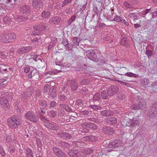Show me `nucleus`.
<instances>
[{
	"label": "nucleus",
	"instance_id": "nucleus-1",
	"mask_svg": "<svg viewBox=\"0 0 157 157\" xmlns=\"http://www.w3.org/2000/svg\"><path fill=\"white\" fill-rule=\"evenodd\" d=\"M7 124L12 129L17 128L21 123V121L19 118L16 116H12L11 118L7 120Z\"/></svg>",
	"mask_w": 157,
	"mask_h": 157
},
{
	"label": "nucleus",
	"instance_id": "nucleus-2",
	"mask_svg": "<svg viewBox=\"0 0 157 157\" xmlns=\"http://www.w3.org/2000/svg\"><path fill=\"white\" fill-rule=\"evenodd\" d=\"M122 144L120 140H115L110 143L106 148V151L110 152L112 151H114V149L120 147Z\"/></svg>",
	"mask_w": 157,
	"mask_h": 157
},
{
	"label": "nucleus",
	"instance_id": "nucleus-3",
	"mask_svg": "<svg viewBox=\"0 0 157 157\" xmlns=\"http://www.w3.org/2000/svg\"><path fill=\"white\" fill-rule=\"evenodd\" d=\"M124 124H122L124 125L128 126L130 127H133L139 125V121L136 119L135 118H133L132 119H129L127 121H125L124 122Z\"/></svg>",
	"mask_w": 157,
	"mask_h": 157
},
{
	"label": "nucleus",
	"instance_id": "nucleus-4",
	"mask_svg": "<svg viewBox=\"0 0 157 157\" xmlns=\"http://www.w3.org/2000/svg\"><path fill=\"white\" fill-rule=\"evenodd\" d=\"M26 119L34 122H36L38 121V118L35 114L32 112H28L25 115Z\"/></svg>",
	"mask_w": 157,
	"mask_h": 157
},
{
	"label": "nucleus",
	"instance_id": "nucleus-5",
	"mask_svg": "<svg viewBox=\"0 0 157 157\" xmlns=\"http://www.w3.org/2000/svg\"><path fill=\"white\" fill-rule=\"evenodd\" d=\"M0 106L4 110H9L10 108L8 100L5 98H0Z\"/></svg>",
	"mask_w": 157,
	"mask_h": 157
},
{
	"label": "nucleus",
	"instance_id": "nucleus-6",
	"mask_svg": "<svg viewBox=\"0 0 157 157\" xmlns=\"http://www.w3.org/2000/svg\"><path fill=\"white\" fill-rule=\"evenodd\" d=\"M40 77L39 72L36 69H33L32 70L28 75L29 78L32 79L34 80L38 79Z\"/></svg>",
	"mask_w": 157,
	"mask_h": 157
},
{
	"label": "nucleus",
	"instance_id": "nucleus-7",
	"mask_svg": "<svg viewBox=\"0 0 157 157\" xmlns=\"http://www.w3.org/2000/svg\"><path fill=\"white\" fill-rule=\"evenodd\" d=\"M119 91L118 87L116 85H112L108 89L107 94L109 96H112Z\"/></svg>",
	"mask_w": 157,
	"mask_h": 157
},
{
	"label": "nucleus",
	"instance_id": "nucleus-8",
	"mask_svg": "<svg viewBox=\"0 0 157 157\" xmlns=\"http://www.w3.org/2000/svg\"><path fill=\"white\" fill-rule=\"evenodd\" d=\"M52 149L55 154L58 157H65L66 154L63 152L58 147L54 146L52 147Z\"/></svg>",
	"mask_w": 157,
	"mask_h": 157
},
{
	"label": "nucleus",
	"instance_id": "nucleus-9",
	"mask_svg": "<svg viewBox=\"0 0 157 157\" xmlns=\"http://www.w3.org/2000/svg\"><path fill=\"white\" fill-rule=\"evenodd\" d=\"M44 124L46 127L52 130H59V128L56 124L54 123H51L46 121L44 123Z\"/></svg>",
	"mask_w": 157,
	"mask_h": 157
},
{
	"label": "nucleus",
	"instance_id": "nucleus-10",
	"mask_svg": "<svg viewBox=\"0 0 157 157\" xmlns=\"http://www.w3.org/2000/svg\"><path fill=\"white\" fill-rule=\"evenodd\" d=\"M68 84L71 90L75 91L76 90L78 87V83L74 80H69L68 81Z\"/></svg>",
	"mask_w": 157,
	"mask_h": 157
},
{
	"label": "nucleus",
	"instance_id": "nucleus-11",
	"mask_svg": "<svg viewBox=\"0 0 157 157\" xmlns=\"http://www.w3.org/2000/svg\"><path fill=\"white\" fill-rule=\"evenodd\" d=\"M113 113L111 111L105 110L100 112L98 113V116H100L109 117L113 115Z\"/></svg>",
	"mask_w": 157,
	"mask_h": 157
},
{
	"label": "nucleus",
	"instance_id": "nucleus-12",
	"mask_svg": "<svg viewBox=\"0 0 157 157\" xmlns=\"http://www.w3.org/2000/svg\"><path fill=\"white\" fill-rule=\"evenodd\" d=\"M82 125L84 128H89L93 130H96L97 128V126L95 124L90 122H84L82 124Z\"/></svg>",
	"mask_w": 157,
	"mask_h": 157
},
{
	"label": "nucleus",
	"instance_id": "nucleus-13",
	"mask_svg": "<svg viewBox=\"0 0 157 157\" xmlns=\"http://www.w3.org/2000/svg\"><path fill=\"white\" fill-rule=\"evenodd\" d=\"M61 18L58 16H56L50 19L49 22L51 24H56L60 23L61 21Z\"/></svg>",
	"mask_w": 157,
	"mask_h": 157
},
{
	"label": "nucleus",
	"instance_id": "nucleus-14",
	"mask_svg": "<svg viewBox=\"0 0 157 157\" xmlns=\"http://www.w3.org/2000/svg\"><path fill=\"white\" fill-rule=\"evenodd\" d=\"M57 135L62 138L65 139H69L72 137L71 135L70 134L64 132H59Z\"/></svg>",
	"mask_w": 157,
	"mask_h": 157
},
{
	"label": "nucleus",
	"instance_id": "nucleus-15",
	"mask_svg": "<svg viewBox=\"0 0 157 157\" xmlns=\"http://www.w3.org/2000/svg\"><path fill=\"white\" fill-rule=\"evenodd\" d=\"M138 98V105L139 106H141L140 109H144L145 108L146 106V104L144 100L141 98L139 97Z\"/></svg>",
	"mask_w": 157,
	"mask_h": 157
},
{
	"label": "nucleus",
	"instance_id": "nucleus-16",
	"mask_svg": "<svg viewBox=\"0 0 157 157\" xmlns=\"http://www.w3.org/2000/svg\"><path fill=\"white\" fill-rule=\"evenodd\" d=\"M105 122L108 124L113 125L117 123V119L114 117H109L105 119Z\"/></svg>",
	"mask_w": 157,
	"mask_h": 157
},
{
	"label": "nucleus",
	"instance_id": "nucleus-17",
	"mask_svg": "<svg viewBox=\"0 0 157 157\" xmlns=\"http://www.w3.org/2000/svg\"><path fill=\"white\" fill-rule=\"evenodd\" d=\"M147 116L150 118L153 119L157 117V111L149 109L147 113Z\"/></svg>",
	"mask_w": 157,
	"mask_h": 157
},
{
	"label": "nucleus",
	"instance_id": "nucleus-18",
	"mask_svg": "<svg viewBox=\"0 0 157 157\" xmlns=\"http://www.w3.org/2000/svg\"><path fill=\"white\" fill-rule=\"evenodd\" d=\"M0 42L5 43H9L7 35L3 33L1 34L0 35Z\"/></svg>",
	"mask_w": 157,
	"mask_h": 157
},
{
	"label": "nucleus",
	"instance_id": "nucleus-19",
	"mask_svg": "<svg viewBox=\"0 0 157 157\" xmlns=\"http://www.w3.org/2000/svg\"><path fill=\"white\" fill-rule=\"evenodd\" d=\"M103 131L105 133L109 135H112L114 132L113 128L106 126L103 127Z\"/></svg>",
	"mask_w": 157,
	"mask_h": 157
},
{
	"label": "nucleus",
	"instance_id": "nucleus-20",
	"mask_svg": "<svg viewBox=\"0 0 157 157\" xmlns=\"http://www.w3.org/2000/svg\"><path fill=\"white\" fill-rule=\"evenodd\" d=\"M58 146L62 148H68L70 147V145L68 143L61 141H59L58 143Z\"/></svg>",
	"mask_w": 157,
	"mask_h": 157
},
{
	"label": "nucleus",
	"instance_id": "nucleus-21",
	"mask_svg": "<svg viewBox=\"0 0 157 157\" xmlns=\"http://www.w3.org/2000/svg\"><path fill=\"white\" fill-rule=\"evenodd\" d=\"M47 27L44 25H40L38 26L35 25L33 27V29L34 30L38 31H40L44 30Z\"/></svg>",
	"mask_w": 157,
	"mask_h": 157
},
{
	"label": "nucleus",
	"instance_id": "nucleus-22",
	"mask_svg": "<svg viewBox=\"0 0 157 157\" xmlns=\"http://www.w3.org/2000/svg\"><path fill=\"white\" fill-rule=\"evenodd\" d=\"M88 57L90 60L95 61L97 58V55L94 51L90 52L88 54Z\"/></svg>",
	"mask_w": 157,
	"mask_h": 157
},
{
	"label": "nucleus",
	"instance_id": "nucleus-23",
	"mask_svg": "<svg viewBox=\"0 0 157 157\" xmlns=\"http://www.w3.org/2000/svg\"><path fill=\"white\" fill-rule=\"evenodd\" d=\"M78 152L76 150H73L69 151L67 153L70 157H77Z\"/></svg>",
	"mask_w": 157,
	"mask_h": 157
},
{
	"label": "nucleus",
	"instance_id": "nucleus-24",
	"mask_svg": "<svg viewBox=\"0 0 157 157\" xmlns=\"http://www.w3.org/2000/svg\"><path fill=\"white\" fill-rule=\"evenodd\" d=\"M148 20L146 22V25L149 28H152L155 24V21L152 20Z\"/></svg>",
	"mask_w": 157,
	"mask_h": 157
},
{
	"label": "nucleus",
	"instance_id": "nucleus-25",
	"mask_svg": "<svg viewBox=\"0 0 157 157\" xmlns=\"http://www.w3.org/2000/svg\"><path fill=\"white\" fill-rule=\"evenodd\" d=\"M149 83L148 79L146 78L143 79L141 81V85L145 87L148 86Z\"/></svg>",
	"mask_w": 157,
	"mask_h": 157
},
{
	"label": "nucleus",
	"instance_id": "nucleus-26",
	"mask_svg": "<svg viewBox=\"0 0 157 157\" xmlns=\"http://www.w3.org/2000/svg\"><path fill=\"white\" fill-rule=\"evenodd\" d=\"M41 1L40 0H33L32 2L33 6L34 7H39L40 6Z\"/></svg>",
	"mask_w": 157,
	"mask_h": 157
},
{
	"label": "nucleus",
	"instance_id": "nucleus-27",
	"mask_svg": "<svg viewBox=\"0 0 157 157\" xmlns=\"http://www.w3.org/2000/svg\"><path fill=\"white\" fill-rule=\"evenodd\" d=\"M8 38L9 43L10 40L15 39L16 37V36L13 33H9L7 34Z\"/></svg>",
	"mask_w": 157,
	"mask_h": 157
},
{
	"label": "nucleus",
	"instance_id": "nucleus-28",
	"mask_svg": "<svg viewBox=\"0 0 157 157\" xmlns=\"http://www.w3.org/2000/svg\"><path fill=\"white\" fill-rule=\"evenodd\" d=\"M49 94L51 96L54 98L56 96V89L53 87H52L49 90Z\"/></svg>",
	"mask_w": 157,
	"mask_h": 157
},
{
	"label": "nucleus",
	"instance_id": "nucleus-29",
	"mask_svg": "<svg viewBox=\"0 0 157 157\" xmlns=\"http://www.w3.org/2000/svg\"><path fill=\"white\" fill-rule=\"evenodd\" d=\"M26 153L27 157H33V152L32 150L28 148H26Z\"/></svg>",
	"mask_w": 157,
	"mask_h": 157
},
{
	"label": "nucleus",
	"instance_id": "nucleus-30",
	"mask_svg": "<svg viewBox=\"0 0 157 157\" xmlns=\"http://www.w3.org/2000/svg\"><path fill=\"white\" fill-rule=\"evenodd\" d=\"M121 75H125L129 77L137 78L138 75L136 74H134L131 72L126 73L124 74H121Z\"/></svg>",
	"mask_w": 157,
	"mask_h": 157
},
{
	"label": "nucleus",
	"instance_id": "nucleus-31",
	"mask_svg": "<svg viewBox=\"0 0 157 157\" xmlns=\"http://www.w3.org/2000/svg\"><path fill=\"white\" fill-rule=\"evenodd\" d=\"M39 104L42 108H45L47 105L46 102L43 100H41L39 101Z\"/></svg>",
	"mask_w": 157,
	"mask_h": 157
},
{
	"label": "nucleus",
	"instance_id": "nucleus-32",
	"mask_svg": "<svg viewBox=\"0 0 157 157\" xmlns=\"http://www.w3.org/2000/svg\"><path fill=\"white\" fill-rule=\"evenodd\" d=\"M60 106L61 108L64 109L67 111L69 112L71 110L70 108L66 104H61L60 105Z\"/></svg>",
	"mask_w": 157,
	"mask_h": 157
},
{
	"label": "nucleus",
	"instance_id": "nucleus-33",
	"mask_svg": "<svg viewBox=\"0 0 157 157\" xmlns=\"http://www.w3.org/2000/svg\"><path fill=\"white\" fill-rule=\"evenodd\" d=\"M128 40L127 38L124 37L122 38L120 42V44L122 45L125 46L128 44Z\"/></svg>",
	"mask_w": 157,
	"mask_h": 157
},
{
	"label": "nucleus",
	"instance_id": "nucleus-34",
	"mask_svg": "<svg viewBox=\"0 0 157 157\" xmlns=\"http://www.w3.org/2000/svg\"><path fill=\"white\" fill-rule=\"evenodd\" d=\"M50 12L47 11H44L42 13V16L43 18H46L49 17L50 15Z\"/></svg>",
	"mask_w": 157,
	"mask_h": 157
},
{
	"label": "nucleus",
	"instance_id": "nucleus-35",
	"mask_svg": "<svg viewBox=\"0 0 157 157\" xmlns=\"http://www.w3.org/2000/svg\"><path fill=\"white\" fill-rule=\"evenodd\" d=\"M101 99L100 94L99 93H96L94 95L93 100L96 101H99Z\"/></svg>",
	"mask_w": 157,
	"mask_h": 157
},
{
	"label": "nucleus",
	"instance_id": "nucleus-36",
	"mask_svg": "<svg viewBox=\"0 0 157 157\" xmlns=\"http://www.w3.org/2000/svg\"><path fill=\"white\" fill-rule=\"evenodd\" d=\"M90 83V80L88 79H84L80 82V84L82 85H86Z\"/></svg>",
	"mask_w": 157,
	"mask_h": 157
},
{
	"label": "nucleus",
	"instance_id": "nucleus-37",
	"mask_svg": "<svg viewBox=\"0 0 157 157\" xmlns=\"http://www.w3.org/2000/svg\"><path fill=\"white\" fill-rule=\"evenodd\" d=\"M101 98L104 99H107L108 98V95L107 94L105 90H103L101 92Z\"/></svg>",
	"mask_w": 157,
	"mask_h": 157
},
{
	"label": "nucleus",
	"instance_id": "nucleus-38",
	"mask_svg": "<svg viewBox=\"0 0 157 157\" xmlns=\"http://www.w3.org/2000/svg\"><path fill=\"white\" fill-rule=\"evenodd\" d=\"M80 41L79 39L77 37H74L73 39V42L74 45L78 46L79 45Z\"/></svg>",
	"mask_w": 157,
	"mask_h": 157
},
{
	"label": "nucleus",
	"instance_id": "nucleus-39",
	"mask_svg": "<svg viewBox=\"0 0 157 157\" xmlns=\"http://www.w3.org/2000/svg\"><path fill=\"white\" fill-rule=\"evenodd\" d=\"M11 19L8 17H6L3 18V21L5 24H8L10 23Z\"/></svg>",
	"mask_w": 157,
	"mask_h": 157
},
{
	"label": "nucleus",
	"instance_id": "nucleus-40",
	"mask_svg": "<svg viewBox=\"0 0 157 157\" xmlns=\"http://www.w3.org/2000/svg\"><path fill=\"white\" fill-rule=\"evenodd\" d=\"M141 106H139L138 104H135L131 105V108L133 109H140Z\"/></svg>",
	"mask_w": 157,
	"mask_h": 157
},
{
	"label": "nucleus",
	"instance_id": "nucleus-41",
	"mask_svg": "<svg viewBox=\"0 0 157 157\" xmlns=\"http://www.w3.org/2000/svg\"><path fill=\"white\" fill-rule=\"evenodd\" d=\"M122 19H123L121 17L118 15H116V16L114 18L113 21H114L117 22H121Z\"/></svg>",
	"mask_w": 157,
	"mask_h": 157
},
{
	"label": "nucleus",
	"instance_id": "nucleus-42",
	"mask_svg": "<svg viewBox=\"0 0 157 157\" xmlns=\"http://www.w3.org/2000/svg\"><path fill=\"white\" fill-rule=\"evenodd\" d=\"M5 66L2 65L0 66V70L1 72V73L2 74H3L5 73H6L7 71V69L5 68Z\"/></svg>",
	"mask_w": 157,
	"mask_h": 157
},
{
	"label": "nucleus",
	"instance_id": "nucleus-43",
	"mask_svg": "<svg viewBox=\"0 0 157 157\" xmlns=\"http://www.w3.org/2000/svg\"><path fill=\"white\" fill-rule=\"evenodd\" d=\"M123 5L124 6L127 8H130L132 7V5L129 3L128 2L125 1L123 3Z\"/></svg>",
	"mask_w": 157,
	"mask_h": 157
},
{
	"label": "nucleus",
	"instance_id": "nucleus-44",
	"mask_svg": "<svg viewBox=\"0 0 157 157\" xmlns=\"http://www.w3.org/2000/svg\"><path fill=\"white\" fill-rule=\"evenodd\" d=\"M50 86L48 84H46L44 87V92L47 93L49 91L50 89Z\"/></svg>",
	"mask_w": 157,
	"mask_h": 157
},
{
	"label": "nucleus",
	"instance_id": "nucleus-45",
	"mask_svg": "<svg viewBox=\"0 0 157 157\" xmlns=\"http://www.w3.org/2000/svg\"><path fill=\"white\" fill-rule=\"evenodd\" d=\"M91 108L95 110H101V107L97 105H92Z\"/></svg>",
	"mask_w": 157,
	"mask_h": 157
},
{
	"label": "nucleus",
	"instance_id": "nucleus-46",
	"mask_svg": "<svg viewBox=\"0 0 157 157\" xmlns=\"http://www.w3.org/2000/svg\"><path fill=\"white\" fill-rule=\"evenodd\" d=\"M145 53L149 59L151 58L152 55V52L149 50H146Z\"/></svg>",
	"mask_w": 157,
	"mask_h": 157
},
{
	"label": "nucleus",
	"instance_id": "nucleus-47",
	"mask_svg": "<svg viewBox=\"0 0 157 157\" xmlns=\"http://www.w3.org/2000/svg\"><path fill=\"white\" fill-rule=\"evenodd\" d=\"M117 81L118 82H119L121 84L127 86L129 87L131 85L130 83L128 82H124L119 80H117Z\"/></svg>",
	"mask_w": 157,
	"mask_h": 157
},
{
	"label": "nucleus",
	"instance_id": "nucleus-48",
	"mask_svg": "<svg viewBox=\"0 0 157 157\" xmlns=\"http://www.w3.org/2000/svg\"><path fill=\"white\" fill-rule=\"evenodd\" d=\"M0 154L2 156H5L6 155V153L1 145H0Z\"/></svg>",
	"mask_w": 157,
	"mask_h": 157
},
{
	"label": "nucleus",
	"instance_id": "nucleus-49",
	"mask_svg": "<svg viewBox=\"0 0 157 157\" xmlns=\"http://www.w3.org/2000/svg\"><path fill=\"white\" fill-rule=\"evenodd\" d=\"M17 52L19 54H23L25 53V50L24 47L19 48L17 51Z\"/></svg>",
	"mask_w": 157,
	"mask_h": 157
},
{
	"label": "nucleus",
	"instance_id": "nucleus-50",
	"mask_svg": "<svg viewBox=\"0 0 157 157\" xmlns=\"http://www.w3.org/2000/svg\"><path fill=\"white\" fill-rule=\"evenodd\" d=\"M80 114L84 115H87L89 114V112L87 110H81L79 112Z\"/></svg>",
	"mask_w": 157,
	"mask_h": 157
},
{
	"label": "nucleus",
	"instance_id": "nucleus-51",
	"mask_svg": "<svg viewBox=\"0 0 157 157\" xmlns=\"http://www.w3.org/2000/svg\"><path fill=\"white\" fill-rule=\"evenodd\" d=\"M72 0H64L63 2L62 6L63 7L65 5L69 3Z\"/></svg>",
	"mask_w": 157,
	"mask_h": 157
},
{
	"label": "nucleus",
	"instance_id": "nucleus-52",
	"mask_svg": "<svg viewBox=\"0 0 157 157\" xmlns=\"http://www.w3.org/2000/svg\"><path fill=\"white\" fill-rule=\"evenodd\" d=\"M36 144L39 147H41L42 145V142L39 139H37L36 140Z\"/></svg>",
	"mask_w": 157,
	"mask_h": 157
},
{
	"label": "nucleus",
	"instance_id": "nucleus-53",
	"mask_svg": "<svg viewBox=\"0 0 157 157\" xmlns=\"http://www.w3.org/2000/svg\"><path fill=\"white\" fill-rule=\"evenodd\" d=\"M25 53L29 52L32 49V47L30 46L24 47Z\"/></svg>",
	"mask_w": 157,
	"mask_h": 157
},
{
	"label": "nucleus",
	"instance_id": "nucleus-54",
	"mask_svg": "<svg viewBox=\"0 0 157 157\" xmlns=\"http://www.w3.org/2000/svg\"><path fill=\"white\" fill-rule=\"evenodd\" d=\"M97 140L96 137L93 136H90V142H95Z\"/></svg>",
	"mask_w": 157,
	"mask_h": 157
},
{
	"label": "nucleus",
	"instance_id": "nucleus-55",
	"mask_svg": "<svg viewBox=\"0 0 157 157\" xmlns=\"http://www.w3.org/2000/svg\"><path fill=\"white\" fill-rule=\"evenodd\" d=\"M38 56V55L35 56H34L32 58H30V59L31 60L32 59H33V60H34V61H37L38 60H39L41 62L42 60L41 59H40L39 58H37Z\"/></svg>",
	"mask_w": 157,
	"mask_h": 157
},
{
	"label": "nucleus",
	"instance_id": "nucleus-56",
	"mask_svg": "<svg viewBox=\"0 0 157 157\" xmlns=\"http://www.w3.org/2000/svg\"><path fill=\"white\" fill-rule=\"evenodd\" d=\"M152 110L157 111V102L155 103L153 105L151 109Z\"/></svg>",
	"mask_w": 157,
	"mask_h": 157
},
{
	"label": "nucleus",
	"instance_id": "nucleus-57",
	"mask_svg": "<svg viewBox=\"0 0 157 157\" xmlns=\"http://www.w3.org/2000/svg\"><path fill=\"white\" fill-rule=\"evenodd\" d=\"M152 110L157 111V102L155 103L153 105L151 109Z\"/></svg>",
	"mask_w": 157,
	"mask_h": 157
},
{
	"label": "nucleus",
	"instance_id": "nucleus-58",
	"mask_svg": "<svg viewBox=\"0 0 157 157\" xmlns=\"http://www.w3.org/2000/svg\"><path fill=\"white\" fill-rule=\"evenodd\" d=\"M59 98L61 101H64L66 99V97L64 95H60L59 96Z\"/></svg>",
	"mask_w": 157,
	"mask_h": 157
},
{
	"label": "nucleus",
	"instance_id": "nucleus-59",
	"mask_svg": "<svg viewBox=\"0 0 157 157\" xmlns=\"http://www.w3.org/2000/svg\"><path fill=\"white\" fill-rule=\"evenodd\" d=\"M21 98L23 100H26L28 98V96L25 94H23L21 97Z\"/></svg>",
	"mask_w": 157,
	"mask_h": 157
},
{
	"label": "nucleus",
	"instance_id": "nucleus-60",
	"mask_svg": "<svg viewBox=\"0 0 157 157\" xmlns=\"http://www.w3.org/2000/svg\"><path fill=\"white\" fill-rule=\"evenodd\" d=\"M83 140L90 142V136H86L82 138Z\"/></svg>",
	"mask_w": 157,
	"mask_h": 157
},
{
	"label": "nucleus",
	"instance_id": "nucleus-61",
	"mask_svg": "<svg viewBox=\"0 0 157 157\" xmlns=\"http://www.w3.org/2000/svg\"><path fill=\"white\" fill-rule=\"evenodd\" d=\"M56 102L54 101H52L50 103V108H53L56 105Z\"/></svg>",
	"mask_w": 157,
	"mask_h": 157
},
{
	"label": "nucleus",
	"instance_id": "nucleus-62",
	"mask_svg": "<svg viewBox=\"0 0 157 157\" xmlns=\"http://www.w3.org/2000/svg\"><path fill=\"white\" fill-rule=\"evenodd\" d=\"M24 72H25L26 73H28L29 72L30 70L29 67H24Z\"/></svg>",
	"mask_w": 157,
	"mask_h": 157
},
{
	"label": "nucleus",
	"instance_id": "nucleus-63",
	"mask_svg": "<svg viewBox=\"0 0 157 157\" xmlns=\"http://www.w3.org/2000/svg\"><path fill=\"white\" fill-rule=\"evenodd\" d=\"M76 104L77 105H79L80 106H81L83 105V104L82 102V101L80 100H77L76 101Z\"/></svg>",
	"mask_w": 157,
	"mask_h": 157
},
{
	"label": "nucleus",
	"instance_id": "nucleus-64",
	"mask_svg": "<svg viewBox=\"0 0 157 157\" xmlns=\"http://www.w3.org/2000/svg\"><path fill=\"white\" fill-rule=\"evenodd\" d=\"M52 116L53 117H55L56 115V112L55 111L53 110L51 112Z\"/></svg>",
	"mask_w": 157,
	"mask_h": 157
}]
</instances>
